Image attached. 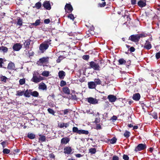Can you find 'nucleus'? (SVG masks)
<instances>
[{"mask_svg": "<svg viewBox=\"0 0 160 160\" xmlns=\"http://www.w3.org/2000/svg\"><path fill=\"white\" fill-rule=\"evenodd\" d=\"M156 57L157 59H158L160 58V52H158L156 53Z\"/></svg>", "mask_w": 160, "mask_h": 160, "instance_id": "e2e57ef3", "label": "nucleus"}, {"mask_svg": "<svg viewBox=\"0 0 160 160\" xmlns=\"http://www.w3.org/2000/svg\"><path fill=\"white\" fill-rule=\"evenodd\" d=\"M50 72L48 71H44L42 73V75L43 76L48 77L49 76Z\"/></svg>", "mask_w": 160, "mask_h": 160, "instance_id": "bb28decb", "label": "nucleus"}, {"mask_svg": "<svg viewBox=\"0 0 160 160\" xmlns=\"http://www.w3.org/2000/svg\"><path fill=\"white\" fill-rule=\"evenodd\" d=\"M96 129L97 130H100L101 129V127L100 124H97L96 125Z\"/></svg>", "mask_w": 160, "mask_h": 160, "instance_id": "6e6d98bb", "label": "nucleus"}, {"mask_svg": "<svg viewBox=\"0 0 160 160\" xmlns=\"http://www.w3.org/2000/svg\"><path fill=\"white\" fill-rule=\"evenodd\" d=\"M31 91H32V90L27 89L25 92L24 91V96L26 97H30V95H31Z\"/></svg>", "mask_w": 160, "mask_h": 160, "instance_id": "412c9836", "label": "nucleus"}, {"mask_svg": "<svg viewBox=\"0 0 160 160\" xmlns=\"http://www.w3.org/2000/svg\"><path fill=\"white\" fill-rule=\"evenodd\" d=\"M117 139L115 138H113L109 140L111 144H114L116 142Z\"/></svg>", "mask_w": 160, "mask_h": 160, "instance_id": "ea45409f", "label": "nucleus"}, {"mask_svg": "<svg viewBox=\"0 0 160 160\" xmlns=\"http://www.w3.org/2000/svg\"><path fill=\"white\" fill-rule=\"evenodd\" d=\"M68 18L72 20H73L74 18L73 15L72 14H69L68 16Z\"/></svg>", "mask_w": 160, "mask_h": 160, "instance_id": "3c124183", "label": "nucleus"}, {"mask_svg": "<svg viewBox=\"0 0 160 160\" xmlns=\"http://www.w3.org/2000/svg\"><path fill=\"white\" fill-rule=\"evenodd\" d=\"M65 12L67 13H70L72 11L73 8L70 4H67L64 8Z\"/></svg>", "mask_w": 160, "mask_h": 160, "instance_id": "6e6552de", "label": "nucleus"}, {"mask_svg": "<svg viewBox=\"0 0 160 160\" xmlns=\"http://www.w3.org/2000/svg\"><path fill=\"white\" fill-rule=\"evenodd\" d=\"M15 67V65L13 63L10 62L8 65L7 68L8 69L13 70Z\"/></svg>", "mask_w": 160, "mask_h": 160, "instance_id": "b1692460", "label": "nucleus"}, {"mask_svg": "<svg viewBox=\"0 0 160 160\" xmlns=\"http://www.w3.org/2000/svg\"><path fill=\"white\" fill-rule=\"evenodd\" d=\"M41 22V21L40 19L37 20L34 23H33L32 25L37 26L39 25Z\"/></svg>", "mask_w": 160, "mask_h": 160, "instance_id": "58836bf2", "label": "nucleus"}, {"mask_svg": "<svg viewBox=\"0 0 160 160\" xmlns=\"http://www.w3.org/2000/svg\"><path fill=\"white\" fill-rule=\"evenodd\" d=\"M88 101L90 104H95L98 103V101L96 98L90 97L88 98Z\"/></svg>", "mask_w": 160, "mask_h": 160, "instance_id": "9b49d317", "label": "nucleus"}, {"mask_svg": "<svg viewBox=\"0 0 160 160\" xmlns=\"http://www.w3.org/2000/svg\"><path fill=\"white\" fill-rule=\"evenodd\" d=\"M129 50L131 52H132L135 51V49L133 47H130L129 49Z\"/></svg>", "mask_w": 160, "mask_h": 160, "instance_id": "5fc2aeb1", "label": "nucleus"}, {"mask_svg": "<svg viewBox=\"0 0 160 160\" xmlns=\"http://www.w3.org/2000/svg\"><path fill=\"white\" fill-rule=\"evenodd\" d=\"M42 6L41 3L39 2L36 3L35 4V7H36L37 9H40Z\"/></svg>", "mask_w": 160, "mask_h": 160, "instance_id": "4c0bfd02", "label": "nucleus"}, {"mask_svg": "<svg viewBox=\"0 0 160 160\" xmlns=\"http://www.w3.org/2000/svg\"><path fill=\"white\" fill-rule=\"evenodd\" d=\"M123 158L125 160H128L129 158L127 155L124 154L123 156Z\"/></svg>", "mask_w": 160, "mask_h": 160, "instance_id": "864d4df0", "label": "nucleus"}, {"mask_svg": "<svg viewBox=\"0 0 160 160\" xmlns=\"http://www.w3.org/2000/svg\"><path fill=\"white\" fill-rule=\"evenodd\" d=\"M48 57H43L40 58L37 62V64L38 66H48L49 63Z\"/></svg>", "mask_w": 160, "mask_h": 160, "instance_id": "7ed1b4c3", "label": "nucleus"}, {"mask_svg": "<svg viewBox=\"0 0 160 160\" xmlns=\"http://www.w3.org/2000/svg\"><path fill=\"white\" fill-rule=\"evenodd\" d=\"M1 81L2 82H3L4 83H6L7 81V80L8 79V78L5 76H2L0 77Z\"/></svg>", "mask_w": 160, "mask_h": 160, "instance_id": "e433bc0d", "label": "nucleus"}, {"mask_svg": "<svg viewBox=\"0 0 160 160\" xmlns=\"http://www.w3.org/2000/svg\"><path fill=\"white\" fill-rule=\"evenodd\" d=\"M31 42L32 41L29 39H27L25 41L23 44L24 47L26 49H28L29 48V45Z\"/></svg>", "mask_w": 160, "mask_h": 160, "instance_id": "a211bd4d", "label": "nucleus"}, {"mask_svg": "<svg viewBox=\"0 0 160 160\" xmlns=\"http://www.w3.org/2000/svg\"><path fill=\"white\" fill-rule=\"evenodd\" d=\"M19 84L20 85H22L24 84L25 83V78L20 79L19 80Z\"/></svg>", "mask_w": 160, "mask_h": 160, "instance_id": "a19ab883", "label": "nucleus"}, {"mask_svg": "<svg viewBox=\"0 0 160 160\" xmlns=\"http://www.w3.org/2000/svg\"><path fill=\"white\" fill-rule=\"evenodd\" d=\"M138 5L140 8H143L146 5V0H139L138 2Z\"/></svg>", "mask_w": 160, "mask_h": 160, "instance_id": "9d476101", "label": "nucleus"}, {"mask_svg": "<svg viewBox=\"0 0 160 160\" xmlns=\"http://www.w3.org/2000/svg\"><path fill=\"white\" fill-rule=\"evenodd\" d=\"M147 146L145 144H139L135 148V151L137 152L139 151L144 150L146 148Z\"/></svg>", "mask_w": 160, "mask_h": 160, "instance_id": "39448f33", "label": "nucleus"}, {"mask_svg": "<svg viewBox=\"0 0 160 160\" xmlns=\"http://www.w3.org/2000/svg\"><path fill=\"white\" fill-rule=\"evenodd\" d=\"M79 130L77 127H74L72 128V132H73L77 133L78 134Z\"/></svg>", "mask_w": 160, "mask_h": 160, "instance_id": "79ce46f5", "label": "nucleus"}, {"mask_svg": "<svg viewBox=\"0 0 160 160\" xmlns=\"http://www.w3.org/2000/svg\"><path fill=\"white\" fill-rule=\"evenodd\" d=\"M51 39H48L45 41L40 45L39 49L41 52L43 53L48 48L49 45L51 44Z\"/></svg>", "mask_w": 160, "mask_h": 160, "instance_id": "f03ea898", "label": "nucleus"}, {"mask_svg": "<svg viewBox=\"0 0 160 160\" xmlns=\"http://www.w3.org/2000/svg\"><path fill=\"white\" fill-rule=\"evenodd\" d=\"M125 17H126L127 18V21H130L131 20V18H130V16L128 15H125L124 16V18H125Z\"/></svg>", "mask_w": 160, "mask_h": 160, "instance_id": "338daca9", "label": "nucleus"}, {"mask_svg": "<svg viewBox=\"0 0 160 160\" xmlns=\"http://www.w3.org/2000/svg\"><path fill=\"white\" fill-rule=\"evenodd\" d=\"M152 47L151 42L148 40H146L145 43L144 48L148 50L150 49Z\"/></svg>", "mask_w": 160, "mask_h": 160, "instance_id": "dca6fc26", "label": "nucleus"}, {"mask_svg": "<svg viewBox=\"0 0 160 160\" xmlns=\"http://www.w3.org/2000/svg\"><path fill=\"white\" fill-rule=\"evenodd\" d=\"M7 142V141H3L1 143V144L2 145L3 148H4L6 146Z\"/></svg>", "mask_w": 160, "mask_h": 160, "instance_id": "4d7b16f0", "label": "nucleus"}, {"mask_svg": "<svg viewBox=\"0 0 160 160\" xmlns=\"http://www.w3.org/2000/svg\"><path fill=\"white\" fill-rule=\"evenodd\" d=\"M43 6L46 9L49 10L51 9V5L48 1H45L43 4Z\"/></svg>", "mask_w": 160, "mask_h": 160, "instance_id": "2eb2a0df", "label": "nucleus"}, {"mask_svg": "<svg viewBox=\"0 0 160 160\" xmlns=\"http://www.w3.org/2000/svg\"><path fill=\"white\" fill-rule=\"evenodd\" d=\"M69 124V122L67 123H61L58 124V126L60 128H63L64 127H65L66 128L68 127Z\"/></svg>", "mask_w": 160, "mask_h": 160, "instance_id": "5701e85b", "label": "nucleus"}, {"mask_svg": "<svg viewBox=\"0 0 160 160\" xmlns=\"http://www.w3.org/2000/svg\"><path fill=\"white\" fill-rule=\"evenodd\" d=\"M140 98V95L138 93L134 94L133 95L132 98L136 101H138Z\"/></svg>", "mask_w": 160, "mask_h": 160, "instance_id": "aec40b11", "label": "nucleus"}, {"mask_svg": "<svg viewBox=\"0 0 160 160\" xmlns=\"http://www.w3.org/2000/svg\"><path fill=\"white\" fill-rule=\"evenodd\" d=\"M112 160H119V158L117 156L114 155L112 157Z\"/></svg>", "mask_w": 160, "mask_h": 160, "instance_id": "0e129e2a", "label": "nucleus"}, {"mask_svg": "<svg viewBox=\"0 0 160 160\" xmlns=\"http://www.w3.org/2000/svg\"><path fill=\"white\" fill-rule=\"evenodd\" d=\"M130 132H129L126 130L125 131L123 135L126 138H128L130 137Z\"/></svg>", "mask_w": 160, "mask_h": 160, "instance_id": "473e14b6", "label": "nucleus"}, {"mask_svg": "<svg viewBox=\"0 0 160 160\" xmlns=\"http://www.w3.org/2000/svg\"><path fill=\"white\" fill-rule=\"evenodd\" d=\"M17 24L20 26H22V20L20 19H19L18 20Z\"/></svg>", "mask_w": 160, "mask_h": 160, "instance_id": "49530a36", "label": "nucleus"}, {"mask_svg": "<svg viewBox=\"0 0 160 160\" xmlns=\"http://www.w3.org/2000/svg\"><path fill=\"white\" fill-rule=\"evenodd\" d=\"M89 58V55H84L82 56V58L85 60H88Z\"/></svg>", "mask_w": 160, "mask_h": 160, "instance_id": "8fccbe9b", "label": "nucleus"}, {"mask_svg": "<svg viewBox=\"0 0 160 160\" xmlns=\"http://www.w3.org/2000/svg\"><path fill=\"white\" fill-rule=\"evenodd\" d=\"M90 68H92L95 70L99 71L100 67H104L105 66L104 61L102 60L99 63H96L92 61L90 62Z\"/></svg>", "mask_w": 160, "mask_h": 160, "instance_id": "f257e3e1", "label": "nucleus"}, {"mask_svg": "<svg viewBox=\"0 0 160 160\" xmlns=\"http://www.w3.org/2000/svg\"><path fill=\"white\" fill-rule=\"evenodd\" d=\"M108 98L109 101L111 102H115L117 99V97L116 96L112 95H109L108 97Z\"/></svg>", "mask_w": 160, "mask_h": 160, "instance_id": "4468645a", "label": "nucleus"}, {"mask_svg": "<svg viewBox=\"0 0 160 160\" xmlns=\"http://www.w3.org/2000/svg\"><path fill=\"white\" fill-rule=\"evenodd\" d=\"M50 158L51 159H54L55 158V156L52 153H50L49 155Z\"/></svg>", "mask_w": 160, "mask_h": 160, "instance_id": "bf43d9fd", "label": "nucleus"}, {"mask_svg": "<svg viewBox=\"0 0 160 160\" xmlns=\"http://www.w3.org/2000/svg\"><path fill=\"white\" fill-rule=\"evenodd\" d=\"M39 136L40 137V138H39V141H41L42 142L45 141L46 138L45 136L41 135H40Z\"/></svg>", "mask_w": 160, "mask_h": 160, "instance_id": "2f4dec72", "label": "nucleus"}, {"mask_svg": "<svg viewBox=\"0 0 160 160\" xmlns=\"http://www.w3.org/2000/svg\"><path fill=\"white\" fill-rule=\"evenodd\" d=\"M39 73L37 71H34L33 73V77L31 79V81L35 83H38L43 79L42 77L39 75Z\"/></svg>", "mask_w": 160, "mask_h": 160, "instance_id": "20e7f679", "label": "nucleus"}, {"mask_svg": "<svg viewBox=\"0 0 160 160\" xmlns=\"http://www.w3.org/2000/svg\"><path fill=\"white\" fill-rule=\"evenodd\" d=\"M70 139L68 137L62 138L61 140V144L62 145L66 144L70 141Z\"/></svg>", "mask_w": 160, "mask_h": 160, "instance_id": "f8f14e48", "label": "nucleus"}, {"mask_svg": "<svg viewBox=\"0 0 160 160\" xmlns=\"http://www.w3.org/2000/svg\"><path fill=\"white\" fill-rule=\"evenodd\" d=\"M89 133L88 131L85 130H79L78 132V134H84L85 135H88Z\"/></svg>", "mask_w": 160, "mask_h": 160, "instance_id": "393cba45", "label": "nucleus"}, {"mask_svg": "<svg viewBox=\"0 0 160 160\" xmlns=\"http://www.w3.org/2000/svg\"><path fill=\"white\" fill-rule=\"evenodd\" d=\"M79 80L81 82H83L85 81V78L84 77L82 78H80Z\"/></svg>", "mask_w": 160, "mask_h": 160, "instance_id": "69168bd1", "label": "nucleus"}, {"mask_svg": "<svg viewBox=\"0 0 160 160\" xmlns=\"http://www.w3.org/2000/svg\"><path fill=\"white\" fill-rule=\"evenodd\" d=\"M88 88L90 89L95 88L97 86L95 84V82H88Z\"/></svg>", "mask_w": 160, "mask_h": 160, "instance_id": "f3484780", "label": "nucleus"}, {"mask_svg": "<svg viewBox=\"0 0 160 160\" xmlns=\"http://www.w3.org/2000/svg\"><path fill=\"white\" fill-rule=\"evenodd\" d=\"M50 21L49 19H45L44 20V23L46 24H48L50 23Z\"/></svg>", "mask_w": 160, "mask_h": 160, "instance_id": "680f3d73", "label": "nucleus"}, {"mask_svg": "<svg viewBox=\"0 0 160 160\" xmlns=\"http://www.w3.org/2000/svg\"><path fill=\"white\" fill-rule=\"evenodd\" d=\"M94 82H95V84L96 86L97 85H100L101 83V81L99 78H95L94 79Z\"/></svg>", "mask_w": 160, "mask_h": 160, "instance_id": "c9c22d12", "label": "nucleus"}, {"mask_svg": "<svg viewBox=\"0 0 160 160\" xmlns=\"http://www.w3.org/2000/svg\"><path fill=\"white\" fill-rule=\"evenodd\" d=\"M3 63V60L2 58H0V68L2 67V64Z\"/></svg>", "mask_w": 160, "mask_h": 160, "instance_id": "052dcab7", "label": "nucleus"}, {"mask_svg": "<svg viewBox=\"0 0 160 160\" xmlns=\"http://www.w3.org/2000/svg\"><path fill=\"white\" fill-rule=\"evenodd\" d=\"M138 34L139 39L140 38H145L147 36V34L146 33H144V32H142L141 34Z\"/></svg>", "mask_w": 160, "mask_h": 160, "instance_id": "72a5a7b5", "label": "nucleus"}, {"mask_svg": "<svg viewBox=\"0 0 160 160\" xmlns=\"http://www.w3.org/2000/svg\"><path fill=\"white\" fill-rule=\"evenodd\" d=\"M28 54L30 57L33 56L34 55V52L31 51H29L28 52Z\"/></svg>", "mask_w": 160, "mask_h": 160, "instance_id": "603ef678", "label": "nucleus"}, {"mask_svg": "<svg viewBox=\"0 0 160 160\" xmlns=\"http://www.w3.org/2000/svg\"><path fill=\"white\" fill-rule=\"evenodd\" d=\"M64 113V114L65 115L67 114L69 112V110L68 109H66L63 111Z\"/></svg>", "mask_w": 160, "mask_h": 160, "instance_id": "774afa93", "label": "nucleus"}, {"mask_svg": "<svg viewBox=\"0 0 160 160\" xmlns=\"http://www.w3.org/2000/svg\"><path fill=\"white\" fill-rule=\"evenodd\" d=\"M3 152L4 154H8L10 152V150L7 148L4 149Z\"/></svg>", "mask_w": 160, "mask_h": 160, "instance_id": "a18cd8bd", "label": "nucleus"}, {"mask_svg": "<svg viewBox=\"0 0 160 160\" xmlns=\"http://www.w3.org/2000/svg\"><path fill=\"white\" fill-rule=\"evenodd\" d=\"M89 152L91 154H95L96 152V149L95 148H91L89 150Z\"/></svg>", "mask_w": 160, "mask_h": 160, "instance_id": "7c9ffc66", "label": "nucleus"}, {"mask_svg": "<svg viewBox=\"0 0 160 160\" xmlns=\"http://www.w3.org/2000/svg\"><path fill=\"white\" fill-rule=\"evenodd\" d=\"M62 91L65 94L69 95L70 94V89L67 87H63L62 88Z\"/></svg>", "mask_w": 160, "mask_h": 160, "instance_id": "6ab92c4d", "label": "nucleus"}, {"mask_svg": "<svg viewBox=\"0 0 160 160\" xmlns=\"http://www.w3.org/2000/svg\"><path fill=\"white\" fill-rule=\"evenodd\" d=\"M129 39L135 42H138L139 40L138 34L131 35L129 37Z\"/></svg>", "mask_w": 160, "mask_h": 160, "instance_id": "423d86ee", "label": "nucleus"}, {"mask_svg": "<svg viewBox=\"0 0 160 160\" xmlns=\"http://www.w3.org/2000/svg\"><path fill=\"white\" fill-rule=\"evenodd\" d=\"M66 83L65 81L63 80H62L61 81L60 83V86L63 87L64 86L66 85Z\"/></svg>", "mask_w": 160, "mask_h": 160, "instance_id": "09e8293b", "label": "nucleus"}, {"mask_svg": "<svg viewBox=\"0 0 160 160\" xmlns=\"http://www.w3.org/2000/svg\"><path fill=\"white\" fill-rule=\"evenodd\" d=\"M48 111L49 113L52 114L53 115H54L55 112L52 109L50 108H48Z\"/></svg>", "mask_w": 160, "mask_h": 160, "instance_id": "c03bdc74", "label": "nucleus"}, {"mask_svg": "<svg viewBox=\"0 0 160 160\" xmlns=\"http://www.w3.org/2000/svg\"><path fill=\"white\" fill-rule=\"evenodd\" d=\"M31 95L34 97H38L39 96L38 92L36 91H32L31 92Z\"/></svg>", "mask_w": 160, "mask_h": 160, "instance_id": "cd10ccee", "label": "nucleus"}, {"mask_svg": "<svg viewBox=\"0 0 160 160\" xmlns=\"http://www.w3.org/2000/svg\"><path fill=\"white\" fill-rule=\"evenodd\" d=\"M38 89L42 90H47V85L43 82L40 83L38 85Z\"/></svg>", "mask_w": 160, "mask_h": 160, "instance_id": "ddd939ff", "label": "nucleus"}, {"mask_svg": "<svg viewBox=\"0 0 160 160\" xmlns=\"http://www.w3.org/2000/svg\"><path fill=\"white\" fill-rule=\"evenodd\" d=\"M35 135L33 133H28V137L31 139H32L35 138Z\"/></svg>", "mask_w": 160, "mask_h": 160, "instance_id": "c85d7f7f", "label": "nucleus"}, {"mask_svg": "<svg viewBox=\"0 0 160 160\" xmlns=\"http://www.w3.org/2000/svg\"><path fill=\"white\" fill-rule=\"evenodd\" d=\"M152 116L154 118L156 119H158V117L157 114L156 113H153L152 115Z\"/></svg>", "mask_w": 160, "mask_h": 160, "instance_id": "13d9d810", "label": "nucleus"}, {"mask_svg": "<svg viewBox=\"0 0 160 160\" xmlns=\"http://www.w3.org/2000/svg\"><path fill=\"white\" fill-rule=\"evenodd\" d=\"M0 50H2L4 52H6L8 51V48L6 47L2 46L0 47Z\"/></svg>", "mask_w": 160, "mask_h": 160, "instance_id": "f704fd0d", "label": "nucleus"}, {"mask_svg": "<svg viewBox=\"0 0 160 160\" xmlns=\"http://www.w3.org/2000/svg\"><path fill=\"white\" fill-rule=\"evenodd\" d=\"M65 73L63 71H60L58 72V77L61 79H63L65 76Z\"/></svg>", "mask_w": 160, "mask_h": 160, "instance_id": "4be33fe9", "label": "nucleus"}, {"mask_svg": "<svg viewBox=\"0 0 160 160\" xmlns=\"http://www.w3.org/2000/svg\"><path fill=\"white\" fill-rule=\"evenodd\" d=\"M106 5V3L105 2H104L102 3H99L98 4V7H103L105 6Z\"/></svg>", "mask_w": 160, "mask_h": 160, "instance_id": "37998d69", "label": "nucleus"}, {"mask_svg": "<svg viewBox=\"0 0 160 160\" xmlns=\"http://www.w3.org/2000/svg\"><path fill=\"white\" fill-rule=\"evenodd\" d=\"M118 62H119V65L125 64L126 62V61L122 58L119 59Z\"/></svg>", "mask_w": 160, "mask_h": 160, "instance_id": "c756f323", "label": "nucleus"}, {"mask_svg": "<svg viewBox=\"0 0 160 160\" xmlns=\"http://www.w3.org/2000/svg\"><path fill=\"white\" fill-rule=\"evenodd\" d=\"M63 58L62 56H60L59 57L58 59L57 60V63H59L63 59Z\"/></svg>", "mask_w": 160, "mask_h": 160, "instance_id": "de8ad7c7", "label": "nucleus"}, {"mask_svg": "<svg viewBox=\"0 0 160 160\" xmlns=\"http://www.w3.org/2000/svg\"><path fill=\"white\" fill-rule=\"evenodd\" d=\"M22 48V45L20 43H16L14 44L12 46V48L14 51H18Z\"/></svg>", "mask_w": 160, "mask_h": 160, "instance_id": "1a4fd4ad", "label": "nucleus"}, {"mask_svg": "<svg viewBox=\"0 0 160 160\" xmlns=\"http://www.w3.org/2000/svg\"><path fill=\"white\" fill-rule=\"evenodd\" d=\"M64 152L68 155H69L72 153V148L69 146H66L64 148Z\"/></svg>", "mask_w": 160, "mask_h": 160, "instance_id": "0eeeda50", "label": "nucleus"}, {"mask_svg": "<svg viewBox=\"0 0 160 160\" xmlns=\"http://www.w3.org/2000/svg\"><path fill=\"white\" fill-rule=\"evenodd\" d=\"M24 91H22L20 90H18L16 92V95L17 96H20L24 95Z\"/></svg>", "mask_w": 160, "mask_h": 160, "instance_id": "a878e982", "label": "nucleus"}]
</instances>
